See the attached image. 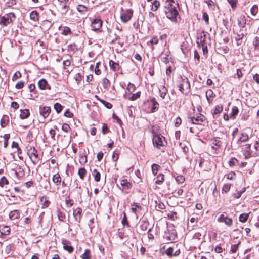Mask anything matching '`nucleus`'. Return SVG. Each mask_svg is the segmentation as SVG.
I'll use <instances>...</instances> for the list:
<instances>
[{
	"instance_id": "nucleus-1",
	"label": "nucleus",
	"mask_w": 259,
	"mask_h": 259,
	"mask_svg": "<svg viewBox=\"0 0 259 259\" xmlns=\"http://www.w3.org/2000/svg\"><path fill=\"white\" fill-rule=\"evenodd\" d=\"M179 5L175 0H166L165 2L164 12L166 17L173 22H176L178 15Z\"/></svg>"
},
{
	"instance_id": "nucleus-2",
	"label": "nucleus",
	"mask_w": 259,
	"mask_h": 259,
	"mask_svg": "<svg viewBox=\"0 0 259 259\" xmlns=\"http://www.w3.org/2000/svg\"><path fill=\"white\" fill-rule=\"evenodd\" d=\"M15 15L10 13L7 14L0 18V24L3 26H7L12 23L15 19Z\"/></svg>"
},
{
	"instance_id": "nucleus-3",
	"label": "nucleus",
	"mask_w": 259,
	"mask_h": 259,
	"mask_svg": "<svg viewBox=\"0 0 259 259\" xmlns=\"http://www.w3.org/2000/svg\"><path fill=\"white\" fill-rule=\"evenodd\" d=\"M179 90L183 94H187L190 91V84L187 78L183 79L182 83L179 86Z\"/></svg>"
},
{
	"instance_id": "nucleus-4",
	"label": "nucleus",
	"mask_w": 259,
	"mask_h": 259,
	"mask_svg": "<svg viewBox=\"0 0 259 259\" xmlns=\"http://www.w3.org/2000/svg\"><path fill=\"white\" fill-rule=\"evenodd\" d=\"M205 117L201 114L197 115L196 117H190L188 122L195 124H201L204 121Z\"/></svg>"
},
{
	"instance_id": "nucleus-5",
	"label": "nucleus",
	"mask_w": 259,
	"mask_h": 259,
	"mask_svg": "<svg viewBox=\"0 0 259 259\" xmlns=\"http://www.w3.org/2000/svg\"><path fill=\"white\" fill-rule=\"evenodd\" d=\"M132 16L133 11L128 9L121 14L120 18L123 22L126 23L131 20Z\"/></svg>"
},
{
	"instance_id": "nucleus-6",
	"label": "nucleus",
	"mask_w": 259,
	"mask_h": 259,
	"mask_svg": "<svg viewBox=\"0 0 259 259\" xmlns=\"http://www.w3.org/2000/svg\"><path fill=\"white\" fill-rule=\"evenodd\" d=\"M164 138L163 136L155 135L153 138V143L154 146L160 149L161 146H163V140Z\"/></svg>"
},
{
	"instance_id": "nucleus-7",
	"label": "nucleus",
	"mask_w": 259,
	"mask_h": 259,
	"mask_svg": "<svg viewBox=\"0 0 259 259\" xmlns=\"http://www.w3.org/2000/svg\"><path fill=\"white\" fill-rule=\"evenodd\" d=\"M219 222H224L228 226H231L232 224L233 220L232 219L228 218L227 216L222 214L218 218Z\"/></svg>"
},
{
	"instance_id": "nucleus-8",
	"label": "nucleus",
	"mask_w": 259,
	"mask_h": 259,
	"mask_svg": "<svg viewBox=\"0 0 259 259\" xmlns=\"http://www.w3.org/2000/svg\"><path fill=\"white\" fill-rule=\"evenodd\" d=\"M28 154L33 163L36 164L38 159V154L36 150L34 148H31L29 150Z\"/></svg>"
},
{
	"instance_id": "nucleus-9",
	"label": "nucleus",
	"mask_w": 259,
	"mask_h": 259,
	"mask_svg": "<svg viewBox=\"0 0 259 259\" xmlns=\"http://www.w3.org/2000/svg\"><path fill=\"white\" fill-rule=\"evenodd\" d=\"M102 21L100 19H94L91 24V28L93 30H99L102 26Z\"/></svg>"
},
{
	"instance_id": "nucleus-10",
	"label": "nucleus",
	"mask_w": 259,
	"mask_h": 259,
	"mask_svg": "<svg viewBox=\"0 0 259 259\" xmlns=\"http://www.w3.org/2000/svg\"><path fill=\"white\" fill-rule=\"evenodd\" d=\"M82 209L77 207L73 210V215L76 221L79 222L81 218Z\"/></svg>"
},
{
	"instance_id": "nucleus-11",
	"label": "nucleus",
	"mask_w": 259,
	"mask_h": 259,
	"mask_svg": "<svg viewBox=\"0 0 259 259\" xmlns=\"http://www.w3.org/2000/svg\"><path fill=\"white\" fill-rule=\"evenodd\" d=\"M10 233V228L8 226H3L0 227V237L9 235Z\"/></svg>"
},
{
	"instance_id": "nucleus-12",
	"label": "nucleus",
	"mask_w": 259,
	"mask_h": 259,
	"mask_svg": "<svg viewBox=\"0 0 259 259\" xmlns=\"http://www.w3.org/2000/svg\"><path fill=\"white\" fill-rule=\"evenodd\" d=\"M39 111L40 113L42 115L44 118H46L49 116L51 112V108L48 106L40 107Z\"/></svg>"
},
{
	"instance_id": "nucleus-13",
	"label": "nucleus",
	"mask_w": 259,
	"mask_h": 259,
	"mask_svg": "<svg viewBox=\"0 0 259 259\" xmlns=\"http://www.w3.org/2000/svg\"><path fill=\"white\" fill-rule=\"evenodd\" d=\"M206 97L208 102L210 104L215 97V95L211 89L207 90L205 92Z\"/></svg>"
},
{
	"instance_id": "nucleus-14",
	"label": "nucleus",
	"mask_w": 259,
	"mask_h": 259,
	"mask_svg": "<svg viewBox=\"0 0 259 259\" xmlns=\"http://www.w3.org/2000/svg\"><path fill=\"white\" fill-rule=\"evenodd\" d=\"M63 248L69 253H71L73 251V247L71 245L70 243L66 240L62 241Z\"/></svg>"
},
{
	"instance_id": "nucleus-15",
	"label": "nucleus",
	"mask_w": 259,
	"mask_h": 259,
	"mask_svg": "<svg viewBox=\"0 0 259 259\" xmlns=\"http://www.w3.org/2000/svg\"><path fill=\"white\" fill-rule=\"evenodd\" d=\"M249 139V136L246 133H242L241 136L237 141V143L239 145L242 142H245L247 141Z\"/></svg>"
},
{
	"instance_id": "nucleus-16",
	"label": "nucleus",
	"mask_w": 259,
	"mask_h": 259,
	"mask_svg": "<svg viewBox=\"0 0 259 259\" xmlns=\"http://www.w3.org/2000/svg\"><path fill=\"white\" fill-rule=\"evenodd\" d=\"M120 185L122 186L123 189H128L132 187L131 184L125 179L120 181Z\"/></svg>"
},
{
	"instance_id": "nucleus-17",
	"label": "nucleus",
	"mask_w": 259,
	"mask_h": 259,
	"mask_svg": "<svg viewBox=\"0 0 259 259\" xmlns=\"http://www.w3.org/2000/svg\"><path fill=\"white\" fill-rule=\"evenodd\" d=\"M19 211L17 210H14L10 212L9 217L12 220H15L19 218Z\"/></svg>"
},
{
	"instance_id": "nucleus-18",
	"label": "nucleus",
	"mask_w": 259,
	"mask_h": 259,
	"mask_svg": "<svg viewBox=\"0 0 259 259\" xmlns=\"http://www.w3.org/2000/svg\"><path fill=\"white\" fill-rule=\"evenodd\" d=\"M250 144H246L244 146V147L243 148L244 155L246 158L249 157L251 155V152H250Z\"/></svg>"
},
{
	"instance_id": "nucleus-19",
	"label": "nucleus",
	"mask_w": 259,
	"mask_h": 259,
	"mask_svg": "<svg viewBox=\"0 0 259 259\" xmlns=\"http://www.w3.org/2000/svg\"><path fill=\"white\" fill-rule=\"evenodd\" d=\"M109 64L111 69H112L114 71L119 70L120 67L118 63H116L112 60H110Z\"/></svg>"
},
{
	"instance_id": "nucleus-20",
	"label": "nucleus",
	"mask_w": 259,
	"mask_h": 259,
	"mask_svg": "<svg viewBox=\"0 0 259 259\" xmlns=\"http://www.w3.org/2000/svg\"><path fill=\"white\" fill-rule=\"evenodd\" d=\"M53 182L57 186H59L61 182V178L58 173L56 174L53 177Z\"/></svg>"
},
{
	"instance_id": "nucleus-21",
	"label": "nucleus",
	"mask_w": 259,
	"mask_h": 259,
	"mask_svg": "<svg viewBox=\"0 0 259 259\" xmlns=\"http://www.w3.org/2000/svg\"><path fill=\"white\" fill-rule=\"evenodd\" d=\"M221 144L222 143L219 139H214L212 141L211 147L213 149H217L218 148L220 147Z\"/></svg>"
},
{
	"instance_id": "nucleus-22",
	"label": "nucleus",
	"mask_w": 259,
	"mask_h": 259,
	"mask_svg": "<svg viewBox=\"0 0 259 259\" xmlns=\"http://www.w3.org/2000/svg\"><path fill=\"white\" fill-rule=\"evenodd\" d=\"M30 115L29 110L27 109L24 110H21V113L20 117L21 119L27 118Z\"/></svg>"
},
{
	"instance_id": "nucleus-23",
	"label": "nucleus",
	"mask_w": 259,
	"mask_h": 259,
	"mask_svg": "<svg viewBox=\"0 0 259 259\" xmlns=\"http://www.w3.org/2000/svg\"><path fill=\"white\" fill-rule=\"evenodd\" d=\"M92 175L96 182H99L100 180L101 175L100 173L97 170L94 169L92 172Z\"/></svg>"
},
{
	"instance_id": "nucleus-24",
	"label": "nucleus",
	"mask_w": 259,
	"mask_h": 259,
	"mask_svg": "<svg viewBox=\"0 0 259 259\" xmlns=\"http://www.w3.org/2000/svg\"><path fill=\"white\" fill-rule=\"evenodd\" d=\"M47 85V81L44 79H41L38 82V85L41 90L46 89Z\"/></svg>"
},
{
	"instance_id": "nucleus-25",
	"label": "nucleus",
	"mask_w": 259,
	"mask_h": 259,
	"mask_svg": "<svg viewBox=\"0 0 259 259\" xmlns=\"http://www.w3.org/2000/svg\"><path fill=\"white\" fill-rule=\"evenodd\" d=\"M238 25L241 27H244L246 24V20L245 19V16L243 15L240 16L238 19Z\"/></svg>"
},
{
	"instance_id": "nucleus-26",
	"label": "nucleus",
	"mask_w": 259,
	"mask_h": 259,
	"mask_svg": "<svg viewBox=\"0 0 259 259\" xmlns=\"http://www.w3.org/2000/svg\"><path fill=\"white\" fill-rule=\"evenodd\" d=\"M164 181V176L163 174H159L156 178L155 183L158 185H161Z\"/></svg>"
},
{
	"instance_id": "nucleus-27",
	"label": "nucleus",
	"mask_w": 259,
	"mask_h": 259,
	"mask_svg": "<svg viewBox=\"0 0 259 259\" xmlns=\"http://www.w3.org/2000/svg\"><path fill=\"white\" fill-rule=\"evenodd\" d=\"M14 249V245L13 244H9L7 245L5 248L4 252L7 254L9 255L11 253L12 251Z\"/></svg>"
},
{
	"instance_id": "nucleus-28",
	"label": "nucleus",
	"mask_w": 259,
	"mask_h": 259,
	"mask_svg": "<svg viewBox=\"0 0 259 259\" xmlns=\"http://www.w3.org/2000/svg\"><path fill=\"white\" fill-rule=\"evenodd\" d=\"M206 34L203 31L200 34V44L203 47H204L206 41Z\"/></svg>"
},
{
	"instance_id": "nucleus-29",
	"label": "nucleus",
	"mask_w": 259,
	"mask_h": 259,
	"mask_svg": "<svg viewBox=\"0 0 259 259\" xmlns=\"http://www.w3.org/2000/svg\"><path fill=\"white\" fill-rule=\"evenodd\" d=\"M159 92H160V97L164 99L165 95H166L167 94V89L165 87V86H162L160 89H159Z\"/></svg>"
},
{
	"instance_id": "nucleus-30",
	"label": "nucleus",
	"mask_w": 259,
	"mask_h": 259,
	"mask_svg": "<svg viewBox=\"0 0 259 259\" xmlns=\"http://www.w3.org/2000/svg\"><path fill=\"white\" fill-rule=\"evenodd\" d=\"M78 174L79 176L80 179L83 180L87 174V170L84 168H80L78 170Z\"/></svg>"
},
{
	"instance_id": "nucleus-31",
	"label": "nucleus",
	"mask_w": 259,
	"mask_h": 259,
	"mask_svg": "<svg viewBox=\"0 0 259 259\" xmlns=\"http://www.w3.org/2000/svg\"><path fill=\"white\" fill-rule=\"evenodd\" d=\"M9 184L8 180L4 176L0 179V186L2 188Z\"/></svg>"
},
{
	"instance_id": "nucleus-32",
	"label": "nucleus",
	"mask_w": 259,
	"mask_h": 259,
	"mask_svg": "<svg viewBox=\"0 0 259 259\" xmlns=\"http://www.w3.org/2000/svg\"><path fill=\"white\" fill-rule=\"evenodd\" d=\"M41 200L42 202V207L43 208L48 207L50 204V202L47 199L46 197H42Z\"/></svg>"
},
{
	"instance_id": "nucleus-33",
	"label": "nucleus",
	"mask_w": 259,
	"mask_h": 259,
	"mask_svg": "<svg viewBox=\"0 0 259 259\" xmlns=\"http://www.w3.org/2000/svg\"><path fill=\"white\" fill-rule=\"evenodd\" d=\"M91 251L89 249H85L84 252L82 255V259H91Z\"/></svg>"
},
{
	"instance_id": "nucleus-34",
	"label": "nucleus",
	"mask_w": 259,
	"mask_h": 259,
	"mask_svg": "<svg viewBox=\"0 0 259 259\" xmlns=\"http://www.w3.org/2000/svg\"><path fill=\"white\" fill-rule=\"evenodd\" d=\"M160 168V166L158 164H152V174L154 176H155L157 174V173Z\"/></svg>"
},
{
	"instance_id": "nucleus-35",
	"label": "nucleus",
	"mask_w": 259,
	"mask_h": 259,
	"mask_svg": "<svg viewBox=\"0 0 259 259\" xmlns=\"http://www.w3.org/2000/svg\"><path fill=\"white\" fill-rule=\"evenodd\" d=\"M160 6V2L157 0L153 2L151 8V10L153 11H156Z\"/></svg>"
},
{
	"instance_id": "nucleus-36",
	"label": "nucleus",
	"mask_w": 259,
	"mask_h": 259,
	"mask_svg": "<svg viewBox=\"0 0 259 259\" xmlns=\"http://www.w3.org/2000/svg\"><path fill=\"white\" fill-rule=\"evenodd\" d=\"M137 208L141 209V206L138 203H134L132 204L131 210L134 213L136 214L137 212Z\"/></svg>"
},
{
	"instance_id": "nucleus-37",
	"label": "nucleus",
	"mask_w": 259,
	"mask_h": 259,
	"mask_svg": "<svg viewBox=\"0 0 259 259\" xmlns=\"http://www.w3.org/2000/svg\"><path fill=\"white\" fill-rule=\"evenodd\" d=\"M54 107L57 113H60L62 110L63 108L62 106L60 103H56V104H55Z\"/></svg>"
},
{
	"instance_id": "nucleus-38",
	"label": "nucleus",
	"mask_w": 259,
	"mask_h": 259,
	"mask_svg": "<svg viewBox=\"0 0 259 259\" xmlns=\"http://www.w3.org/2000/svg\"><path fill=\"white\" fill-rule=\"evenodd\" d=\"M158 42V38L157 37H153L149 41L147 42V44L150 46L151 45V48L152 49H154V47L152 46L153 44H157Z\"/></svg>"
},
{
	"instance_id": "nucleus-39",
	"label": "nucleus",
	"mask_w": 259,
	"mask_h": 259,
	"mask_svg": "<svg viewBox=\"0 0 259 259\" xmlns=\"http://www.w3.org/2000/svg\"><path fill=\"white\" fill-rule=\"evenodd\" d=\"M151 101L152 103V112H154L155 110L158 109L159 106V104L157 102L155 98H153L151 100Z\"/></svg>"
},
{
	"instance_id": "nucleus-40",
	"label": "nucleus",
	"mask_w": 259,
	"mask_h": 259,
	"mask_svg": "<svg viewBox=\"0 0 259 259\" xmlns=\"http://www.w3.org/2000/svg\"><path fill=\"white\" fill-rule=\"evenodd\" d=\"M141 95V92H138L135 94H133L131 97L129 98L130 100L135 101L138 98H140Z\"/></svg>"
},
{
	"instance_id": "nucleus-41",
	"label": "nucleus",
	"mask_w": 259,
	"mask_h": 259,
	"mask_svg": "<svg viewBox=\"0 0 259 259\" xmlns=\"http://www.w3.org/2000/svg\"><path fill=\"white\" fill-rule=\"evenodd\" d=\"M249 214L247 213H243L239 216V221L241 222H245L248 219Z\"/></svg>"
},
{
	"instance_id": "nucleus-42",
	"label": "nucleus",
	"mask_w": 259,
	"mask_h": 259,
	"mask_svg": "<svg viewBox=\"0 0 259 259\" xmlns=\"http://www.w3.org/2000/svg\"><path fill=\"white\" fill-rule=\"evenodd\" d=\"M231 186V184L229 183L224 184L222 188V192L227 193L229 191Z\"/></svg>"
},
{
	"instance_id": "nucleus-43",
	"label": "nucleus",
	"mask_w": 259,
	"mask_h": 259,
	"mask_svg": "<svg viewBox=\"0 0 259 259\" xmlns=\"http://www.w3.org/2000/svg\"><path fill=\"white\" fill-rule=\"evenodd\" d=\"M250 11L253 16H255L258 12V6L256 5H253L251 8Z\"/></svg>"
},
{
	"instance_id": "nucleus-44",
	"label": "nucleus",
	"mask_w": 259,
	"mask_h": 259,
	"mask_svg": "<svg viewBox=\"0 0 259 259\" xmlns=\"http://www.w3.org/2000/svg\"><path fill=\"white\" fill-rule=\"evenodd\" d=\"M253 45L255 50L259 49V37L258 36L255 37Z\"/></svg>"
},
{
	"instance_id": "nucleus-45",
	"label": "nucleus",
	"mask_w": 259,
	"mask_h": 259,
	"mask_svg": "<svg viewBox=\"0 0 259 259\" xmlns=\"http://www.w3.org/2000/svg\"><path fill=\"white\" fill-rule=\"evenodd\" d=\"M77 9L79 12L81 13L87 12L88 10L87 8L85 6L82 5H79L77 6Z\"/></svg>"
},
{
	"instance_id": "nucleus-46",
	"label": "nucleus",
	"mask_w": 259,
	"mask_h": 259,
	"mask_svg": "<svg viewBox=\"0 0 259 259\" xmlns=\"http://www.w3.org/2000/svg\"><path fill=\"white\" fill-rule=\"evenodd\" d=\"M226 177L228 180H233L236 178V174L234 172L231 171L226 175Z\"/></svg>"
},
{
	"instance_id": "nucleus-47",
	"label": "nucleus",
	"mask_w": 259,
	"mask_h": 259,
	"mask_svg": "<svg viewBox=\"0 0 259 259\" xmlns=\"http://www.w3.org/2000/svg\"><path fill=\"white\" fill-rule=\"evenodd\" d=\"M223 111V106L221 105H219L215 106L214 114H217L220 113Z\"/></svg>"
},
{
	"instance_id": "nucleus-48",
	"label": "nucleus",
	"mask_w": 259,
	"mask_h": 259,
	"mask_svg": "<svg viewBox=\"0 0 259 259\" xmlns=\"http://www.w3.org/2000/svg\"><path fill=\"white\" fill-rule=\"evenodd\" d=\"M176 181L177 183L181 184L184 182L185 178L182 175H179L176 178Z\"/></svg>"
},
{
	"instance_id": "nucleus-49",
	"label": "nucleus",
	"mask_w": 259,
	"mask_h": 259,
	"mask_svg": "<svg viewBox=\"0 0 259 259\" xmlns=\"http://www.w3.org/2000/svg\"><path fill=\"white\" fill-rule=\"evenodd\" d=\"M21 77V74L19 71H17L14 74L12 77V80L13 81H16L17 79Z\"/></svg>"
},
{
	"instance_id": "nucleus-50",
	"label": "nucleus",
	"mask_w": 259,
	"mask_h": 259,
	"mask_svg": "<svg viewBox=\"0 0 259 259\" xmlns=\"http://www.w3.org/2000/svg\"><path fill=\"white\" fill-rule=\"evenodd\" d=\"M38 13L36 11H33L30 14L31 19L36 20L37 19Z\"/></svg>"
},
{
	"instance_id": "nucleus-51",
	"label": "nucleus",
	"mask_w": 259,
	"mask_h": 259,
	"mask_svg": "<svg viewBox=\"0 0 259 259\" xmlns=\"http://www.w3.org/2000/svg\"><path fill=\"white\" fill-rule=\"evenodd\" d=\"M127 90L130 92H131V93L134 92L136 90V87L135 86L134 84H133L131 83H129V84H128L127 88Z\"/></svg>"
},
{
	"instance_id": "nucleus-52",
	"label": "nucleus",
	"mask_w": 259,
	"mask_h": 259,
	"mask_svg": "<svg viewBox=\"0 0 259 259\" xmlns=\"http://www.w3.org/2000/svg\"><path fill=\"white\" fill-rule=\"evenodd\" d=\"M10 138V135L9 134H5L4 136V147L6 148L8 146V140Z\"/></svg>"
},
{
	"instance_id": "nucleus-53",
	"label": "nucleus",
	"mask_w": 259,
	"mask_h": 259,
	"mask_svg": "<svg viewBox=\"0 0 259 259\" xmlns=\"http://www.w3.org/2000/svg\"><path fill=\"white\" fill-rule=\"evenodd\" d=\"M62 34L64 35L71 34V31L70 29L68 27H65L62 32Z\"/></svg>"
},
{
	"instance_id": "nucleus-54",
	"label": "nucleus",
	"mask_w": 259,
	"mask_h": 259,
	"mask_svg": "<svg viewBox=\"0 0 259 259\" xmlns=\"http://www.w3.org/2000/svg\"><path fill=\"white\" fill-rule=\"evenodd\" d=\"M174 249L172 247H169L165 251V253L169 256L171 257L173 256Z\"/></svg>"
},
{
	"instance_id": "nucleus-55",
	"label": "nucleus",
	"mask_w": 259,
	"mask_h": 259,
	"mask_svg": "<svg viewBox=\"0 0 259 259\" xmlns=\"http://www.w3.org/2000/svg\"><path fill=\"white\" fill-rule=\"evenodd\" d=\"M102 84H103V86L104 87V88L105 89H107L108 87V85L109 84V80L107 78H104L103 79Z\"/></svg>"
},
{
	"instance_id": "nucleus-56",
	"label": "nucleus",
	"mask_w": 259,
	"mask_h": 259,
	"mask_svg": "<svg viewBox=\"0 0 259 259\" xmlns=\"http://www.w3.org/2000/svg\"><path fill=\"white\" fill-rule=\"evenodd\" d=\"M203 19L205 21L207 25L209 24V17L207 13L204 12L203 13Z\"/></svg>"
},
{
	"instance_id": "nucleus-57",
	"label": "nucleus",
	"mask_w": 259,
	"mask_h": 259,
	"mask_svg": "<svg viewBox=\"0 0 259 259\" xmlns=\"http://www.w3.org/2000/svg\"><path fill=\"white\" fill-rule=\"evenodd\" d=\"M238 113V109L236 106H234L232 108L231 111V115L232 116H235Z\"/></svg>"
},
{
	"instance_id": "nucleus-58",
	"label": "nucleus",
	"mask_w": 259,
	"mask_h": 259,
	"mask_svg": "<svg viewBox=\"0 0 259 259\" xmlns=\"http://www.w3.org/2000/svg\"><path fill=\"white\" fill-rule=\"evenodd\" d=\"M180 145L181 146L182 149H183V152L186 154L189 151V147L183 144H181Z\"/></svg>"
},
{
	"instance_id": "nucleus-59",
	"label": "nucleus",
	"mask_w": 259,
	"mask_h": 259,
	"mask_svg": "<svg viewBox=\"0 0 259 259\" xmlns=\"http://www.w3.org/2000/svg\"><path fill=\"white\" fill-rule=\"evenodd\" d=\"M101 102L108 109H111L112 108V104L109 102H107L104 100H101Z\"/></svg>"
},
{
	"instance_id": "nucleus-60",
	"label": "nucleus",
	"mask_w": 259,
	"mask_h": 259,
	"mask_svg": "<svg viewBox=\"0 0 259 259\" xmlns=\"http://www.w3.org/2000/svg\"><path fill=\"white\" fill-rule=\"evenodd\" d=\"M24 85V82L23 81H20L19 82H18L15 85V87L18 89H21L23 87Z\"/></svg>"
},
{
	"instance_id": "nucleus-61",
	"label": "nucleus",
	"mask_w": 259,
	"mask_h": 259,
	"mask_svg": "<svg viewBox=\"0 0 259 259\" xmlns=\"http://www.w3.org/2000/svg\"><path fill=\"white\" fill-rule=\"evenodd\" d=\"M62 129L63 131H64V132H68L69 129H70V126L69 125L67 124V123H64L63 124L62 126Z\"/></svg>"
},
{
	"instance_id": "nucleus-62",
	"label": "nucleus",
	"mask_w": 259,
	"mask_h": 259,
	"mask_svg": "<svg viewBox=\"0 0 259 259\" xmlns=\"http://www.w3.org/2000/svg\"><path fill=\"white\" fill-rule=\"evenodd\" d=\"M123 214H124V216H123V218L122 221V223L123 226H125V225H128V222H127V219L126 214L125 213H124Z\"/></svg>"
},
{
	"instance_id": "nucleus-63",
	"label": "nucleus",
	"mask_w": 259,
	"mask_h": 259,
	"mask_svg": "<svg viewBox=\"0 0 259 259\" xmlns=\"http://www.w3.org/2000/svg\"><path fill=\"white\" fill-rule=\"evenodd\" d=\"M181 122H182V120H181V118H180V117L177 118L176 119V121H175V126L177 127H178L181 124Z\"/></svg>"
},
{
	"instance_id": "nucleus-64",
	"label": "nucleus",
	"mask_w": 259,
	"mask_h": 259,
	"mask_svg": "<svg viewBox=\"0 0 259 259\" xmlns=\"http://www.w3.org/2000/svg\"><path fill=\"white\" fill-rule=\"evenodd\" d=\"M64 116L67 117L71 118L73 116V114L70 112L69 110H67L64 113Z\"/></svg>"
}]
</instances>
